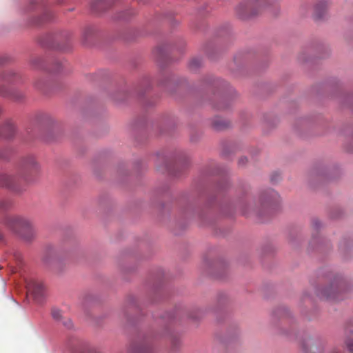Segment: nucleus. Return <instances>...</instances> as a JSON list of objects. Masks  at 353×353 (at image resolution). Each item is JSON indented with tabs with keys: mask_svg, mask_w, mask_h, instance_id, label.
Listing matches in <instances>:
<instances>
[{
	"mask_svg": "<svg viewBox=\"0 0 353 353\" xmlns=\"http://www.w3.org/2000/svg\"><path fill=\"white\" fill-rule=\"evenodd\" d=\"M103 3V1H101V0H99V1H98V2H97V4H98V3H99V4H101V3Z\"/></svg>",
	"mask_w": 353,
	"mask_h": 353,
	"instance_id": "4be33fe9",
	"label": "nucleus"
},
{
	"mask_svg": "<svg viewBox=\"0 0 353 353\" xmlns=\"http://www.w3.org/2000/svg\"><path fill=\"white\" fill-rule=\"evenodd\" d=\"M39 171V165L32 156L26 157L21 163L19 172V176L26 181H30L34 179Z\"/></svg>",
	"mask_w": 353,
	"mask_h": 353,
	"instance_id": "f03ea898",
	"label": "nucleus"
},
{
	"mask_svg": "<svg viewBox=\"0 0 353 353\" xmlns=\"http://www.w3.org/2000/svg\"><path fill=\"white\" fill-rule=\"evenodd\" d=\"M279 197L278 194L273 191L269 190L267 193L263 194L261 197V204L264 205L265 203H271L274 201H276Z\"/></svg>",
	"mask_w": 353,
	"mask_h": 353,
	"instance_id": "9d476101",
	"label": "nucleus"
},
{
	"mask_svg": "<svg viewBox=\"0 0 353 353\" xmlns=\"http://www.w3.org/2000/svg\"><path fill=\"white\" fill-rule=\"evenodd\" d=\"M0 95L3 97H10L14 101H20L24 97V94L21 92H9L3 86H0Z\"/></svg>",
	"mask_w": 353,
	"mask_h": 353,
	"instance_id": "1a4fd4ad",
	"label": "nucleus"
},
{
	"mask_svg": "<svg viewBox=\"0 0 353 353\" xmlns=\"http://www.w3.org/2000/svg\"><path fill=\"white\" fill-rule=\"evenodd\" d=\"M51 314L53 318L57 321H62L63 325L66 327L68 329H70L72 327V323L70 319H62V312L58 308L54 307L52 309Z\"/></svg>",
	"mask_w": 353,
	"mask_h": 353,
	"instance_id": "0eeeda50",
	"label": "nucleus"
},
{
	"mask_svg": "<svg viewBox=\"0 0 353 353\" xmlns=\"http://www.w3.org/2000/svg\"><path fill=\"white\" fill-rule=\"evenodd\" d=\"M15 181V176L5 173H0V185L14 189Z\"/></svg>",
	"mask_w": 353,
	"mask_h": 353,
	"instance_id": "423d86ee",
	"label": "nucleus"
},
{
	"mask_svg": "<svg viewBox=\"0 0 353 353\" xmlns=\"http://www.w3.org/2000/svg\"><path fill=\"white\" fill-rule=\"evenodd\" d=\"M321 5L320 3L319 4H317L316 6V10H319V8H320Z\"/></svg>",
	"mask_w": 353,
	"mask_h": 353,
	"instance_id": "aec40b11",
	"label": "nucleus"
},
{
	"mask_svg": "<svg viewBox=\"0 0 353 353\" xmlns=\"http://www.w3.org/2000/svg\"><path fill=\"white\" fill-rule=\"evenodd\" d=\"M15 131L14 124L12 121H7L0 128V137L5 138L11 137Z\"/></svg>",
	"mask_w": 353,
	"mask_h": 353,
	"instance_id": "6e6552de",
	"label": "nucleus"
},
{
	"mask_svg": "<svg viewBox=\"0 0 353 353\" xmlns=\"http://www.w3.org/2000/svg\"><path fill=\"white\" fill-rule=\"evenodd\" d=\"M331 353H339V352L336 351V350H334L331 352Z\"/></svg>",
	"mask_w": 353,
	"mask_h": 353,
	"instance_id": "412c9836",
	"label": "nucleus"
},
{
	"mask_svg": "<svg viewBox=\"0 0 353 353\" xmlns=\"http://www.w3.org/2000/svg\"><path fill=\"white\" fill-rule=\"evenodd\" d=\"M35 85L37 87L38 89H42V85L40 84V80H38L35 83Z\"/></svg>",
	"mask_w": 353,
	"mask_h": 353,
	"instance_id": "2eb2a0df",
	"label": "nucleus"
},
{
	"mask_svg": "<svg viewBox=\"0 0 353 353\" xmlns=\"http://www.w3.org/2000/svg\"><path fill=\"white\" fill-rule=\"evenodd\" d=\"M343 290V283L341 280L336 279L330 286L323 289L319 293L321 298L332 301H338L341 299Z\"/></svg>",
	"mask_w": 353,
	"mask_h": 353,
	"instance_id": "7ed1b4c3",
	"label": "nucleus"
},
{
	"mask_svg": "<svg viewBox=\"0 0 353 353\" xmlns=\"http://www.w3.org/2000/svg\"><path fill=\"white\" fill-rule=\"evenodd\" d=\"M28 292L32 295L34 299L40 302L46 295V288L43 283L33 281L28 286Z\"/></svg>",
	"mask_w": 353,
	"mask_h": 353,
	"instance_id": "39448f33",
	"label": "nucleus"
},
{
	"mask_svg": "<svg viewBox=\"0 0 353 353\" xmlns=\"http://www.w3.org/2000/svg\"><path fill=\"white\" fill-rule=\"evenodd\" d=\"M93 9L95 10L96 11H98V8H97V5L96 4H93Z\"/></svg>",
	"mask_w": 353,
	"mask_h": 353,
	"instance_id": "6ab92c4d",
	"label": "nucleus"
},
{
	"mask_svg": "<svg viewBox=\"0 0 353 353\" xmlns=\"http://www.w3.org/2000/svg\"><path fill=\"white\" fill-rule=\"evenodd\" d=\"M215 125H216V128H219V129L221 128V126H219L217 124H215Z\"/></svg>",
	"mask_w": 353,
	"mask_h": 353,
	"instance_id": "5701e85b",
	"label": "nucleus"
},
{
	"mask_svg": "<svg viewBox=\"0 0 353 353\" xmlns=\"http://www.w3.org/2000/svg\"><path fill=\"white\" fill-rule=\"evenodd\" d=\"M345 335V345L348 351L353 353V326L346 328Z\"/></svg>",
	"mask_w": 353,
	"mask_h": 353,
	"instance_id": "9b49d317",
	"label": "nucleus"
},
{
	"mask_svg": "<svg viewBox=\"0 0 353 353\" xmlns=\"http://www.w3.org/2000/svg\"><path fill=\"white\" fill-rule=\"evenodd\" d=\"M49 14H49L48 12V13H46V14H45V19H41V20H40L39 21H37V24H41V23H42L43 22H44V21H46L48 20V19H49Z\"/></svg>",
	"mask_w": 353,
	"mask_h": 353,
	"instance_id": "ddd939ff",
	"label": "nucleus"
},
{
	"mask_svg": "<svg viewBox=\"0 0 353 353\" xmlns=\"http://www.w3.org/2000/svg\"><path fill=\"white\" fill-rule=\"evenodd\" d=\"M248 161V159L246 157H241L240 158L239 161V163L240 165H245Z\"/></svg>",
	"mask_w": 353,
	"mask_h": 353,
	"instance_id": "4468645a",
	"label": "nucleus"
},
{
	"mask_svg": "<svg viewBox=\"0 0 353 353\" xmlns=\"http://www.w3.org/2000/svg\"><path fill=\"white\" fill-rule=\"evenodd\" d=\"M6 226L12 232L18 234L27 241L32 240L36 234L32 223L23 217H8L6 220Z\"/></svg>",
	"mask_w": 353,
	"mask_h": 353,
	"instance_id": "f257e3e1",
	"label": "nucleus"
},
{
	"mask_svg": "<svg viewBox=\"0 0 353 353\" xmlns=\"http://www.w3.org/2000/svg\"><path fill=\"white\" fill-rule=\"evenodd\" d=\"M48 254L52 255V256H57V252L54 250H51L49 251Z\"/></svg>",
	"mask_w": 353,
	"mask_h": 353,
	"instance_id": "dca6fc26",
	"label": "nucleus"
},
{
	"mask_svg": "<svg viewBox=\"0 0 353 353\" xmlns=\"http://www.w3.org/2000/svg\"><path fill=\"white\" fill-rule=\"evenodd\" d=\"M202 65V61L200 58H193L189 63V68L192 71H196Z\"/></svg>",
	"mask_w": 353,
	"mask_h": 353,
	"instance_id": "f8f14e48",
	"label": "nucleus"
},
{
	"mask_svg": "<svg viewBox=\"0 0 353 353\" xmlns=\"http://www.w3.org/2000/svg\"><path fill=\"white\" fill-rule=\"evenodd\" d=\"M137 353H149V352L145 349H140Z\"/></svg>",
	"mask_w": 353,
	"mask_h": 353,
	"instance_id": "a211bd4d",
	"label": "nucleus"
},
{
	"mask_svg": "<svg viewBox=\"0 0 353 353\" xmlns=\"http://www.w3.org/2000/svg\"><path fill=\"white\" fill-rule=\"evenodd\" d=\"M7 156L4 154L3 151H0V159H6Z\"/></svg>",
	"mask_w": 353,
	"mask_h": 353,
	"instance_id": "f3484780",
	"label": "nucleus"
},
{
	"mask_svg": "<svg viewBox=\"0 0 353 353\" xmlns=\"http://www.w3.org/2000/svg\"><path fill=\"white\" fill-rule=\"evenodd\" d=\"M264 1L265 0H251L241 3L238 8L239 15L241 18L245 19L256 14V9L261 7Z\"/></svg>",
	"mask_w": 353,
	"mask_h": 353,
	"instance_id": "20e7f679",
	"label": "nucleus"
}]
</instances>
